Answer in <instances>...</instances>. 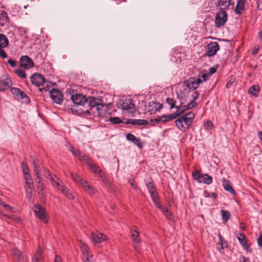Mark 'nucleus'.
<instances>
[{
    "instance_id": "6ab92c4d",
    "label": "nucleus",
    "mask_w": 262,
    "mask_h": 262,
    "mask_svg": "<svg viewBox=\"0 0 262 262\" xmlns=\"http://www.w3.org/2000/svg\"><path fill=\"white\" fill-rule=\"evenodd\" d=\"M32 164L34 167V171L35 173V176H36V178H35L36 183H40V179H41V174L40 173V168L39 164L38 163L37 160L35 159L33 160Z\"/></svg>"
},
{
    "instance_id": "e433bc0d",
    "label": "nucleus",
    "mask_w": 262,
    "mask_h": 262,
    "mask_svg": "<svg viewBox=\"0 0 262 262\" xmlns=\"http://www.w3.org/2000/svg\"><path fill=\"white\" fill-rule=\"evenodd\" d=\"M219 238V242L217 243V245L220 246L219 247L218 249L220 251L222 249H223L224 246H227V242L224 239L223 237L222 236L221 233H219L218 234Z\"/></svg>"
},
{
    "instance_id": "4468645a",
    "label": "nucleus",
    "mask_w": 262,
    "mask_h": 262,
    "mask_svg": "<svg viewBox=\"0 0 262 262\" xmlns=\"http://www.w3.org/2000/svg\"><path fill=\"white\" fill-rule=\"evenodd\" d=\"M202 81L200 78L191 77L188 80L187 87L189 90L194 91L199 87Z\"/></svg>"
},
{
    "instance_id": "864d4df0",
    "label": "nucleus",
    "mask_w": 262,
    "mask_h": 262,
    "mask_svg": "<svg viewBox=\"0 0 262 262\" xmlns=\"http://www.w3.org/2000/svg\"><path fill=\"white\" fill-rule=\"evenodd\" d=\"M0 205L3 206L6 208L7 210H10L12 209V207H10L9 205L6 204L3 201H2L0 199Z\"/></svg>"
},
{
    "instance_id": "680f3d73",
    "label": "nucleus",
    "mask_w": 262,
    "mask_h": 262,
    "mask_svg": "<svg viewBox=\"0 0 262 262\" xmlns=\"http://www.w3.org/2000/svg\"><path fill=\"white\" fill-rule=\"evenodd\" d=\"M34 187V184H33V182L32 181H27L26 182V186H25V188L26 187Z\"/></svg>"
},
{
    "instance_id": "412c9836",
    "label": "nucleus",
    "mask_w": 262,
    "mask_h": 262,
    "mask_svg": "<svg viewBox=\"0 0 262 262\" xmlns=\"http://www.w3.org/2000/svg\"><path fill=\"white\" fill-rule=\"evenodd\" d=\"M166 103L168 104L170 109H172L173 108H176L177 109V110H178V108L180 110L184 109V106L185 105H183L182 103H181V104L179 106L176 105V101L170 97H167L166 98Z\"/></svg>"
},
{
    "instance_id": "bf43d9fd",
    "label": "nucleus",
    "mask_w": 262,
    "mask_h": 262,
    "mask_svg": "<svg viewBox=\"0 0 262 262\" xmlns=\"http://www.w3.org/2000/svg\"><path fill=\"white\" fill-rule=\"evenodd\" d=\"M8 63L10 64V66L12 67V68H14L16 66V62L15 61H14V60H12V59H9L8 60Z\"/></svg>"
},
{
    "instance_id": "8fccbe9b",
    "label": "nucleus",
    "mask_w": 262,
    "mask_h": 262,
    "mask_svg": "<svg viewBox=\"0 0 262 262\" xmlns=\"http://www.w3.org/2000/svg\"><path fill=\"white\" fill-rule=\"evenodd\" d=\"M21 168H22L24 174H27V173L29 172L28 165L25 162H22Z\"/></svg>"
},
{
    "instance_id": "ea45409f",
    "label": "nucleus",
    "mask_w": 262,
    "mask_h": 262,
    "mask_svg": "<svg viewBox=\"0 0 262 262\" xmlns=\"http://www.w3.org/2000/svg\"><path fill=\"white\" fill-rule=\"evenodd\" d=\"M201 178L203 179V183L207 185H209L212 182V178L207 173L202 174V177Z\"/></svg>"
},
{
    "instance_id": "bb28decb",
    "label": "nucleus",
    "mask_w": 262,
    "mask_h": 262,
    "mask_svg": "<svg viewBox=\"0 0 262 262\" xmlns=\"http://www.w3.org/2000/svg\"><path fill=\"white\" fill-rule=\"evenodd\" d=\"M245 8V2L243 0H238L237 1L235 12L237 14H241Z\"/></svg>"
},
{
    "instance_id": "6e6552de",
    "label": "nucleus",
    "mask_w": 262,
    "mask_h": 262,
    "mask_svg": "<svg viewBox=\"0 0 262 262\" xmlns=\"http://www.w3.org/2000/svg\"><path fill=\"white\" fill-rule=\"evenodd\" d=\"M34 211L36 215L43 222L47 223L48 218L46 210L41 206L38 205L34 206Z\"/></svg>"
},
{
    "instance_id": "f257e3e1",
    "label": "nucleus",
    "mask_w": 262,
    "mask_h": 262,
    "mask_svg": "<svg viewBox=\"0 0 262 262\" xmlns=\"http://www.w3.org/2000/svg\"><path fill=\"white\" fill-rule=\"evenodd\" d=\"M69 150L75 157L86 164L89 167L90 169L94 173L101 178L104 177V173L100 167L98 165L93 163L84 154L81 152L78 149H75L72 146L70 147Z\"/></svg>"
},
{
    "instance_id": "39448f33",
    "label": "nucleus",
    "mask_w": 262,
    "mask_h": 262,
    "mask_svg": "<svg viewBox=\"0 0 262 262\" xmlns=\"http://www.w3.org/2000/svg\"><path fill=\"white\" fill-rule=\"evenodd\" d=\"M30 79L32 84L36 86L46 84V86L43 90H45L46 91L49 90V83L46 82L45 77L41 74L37 73H34L31 76Z\"/></svg>"
},
{
    "instance_id": "de8ad7c7",
    "label": "nucleus",
    "mask_w": 262,
    "mask_h": 262,
    "mask_svg": "<svg viewBox=\"0 0 262 262\" xmlns=\"http://www.w3.org/2000/svg\"><path fill=\"white\" fill-rule=\"evenodd\" d=\"M213 125L212 123L209 120L207 121L204 124V128L207 130H211L213 128Z\"/></svg>"
},
{
    "instance_id": "f704fd0d",
    "label": "nucleus",
    "mask_w": 262,
    "mask_h": 262,
    "mask_svg": "<svg viewBox=\"0 0 262 262\" xmlns=\"http://www.w3.org/2000/svg\"><path fill=\"white\" fill-rule=\"evenodd\" d=\"M150 195V197L151 198V200L154 204V205H158V202L159 201V197L158 195V193L157 190L154 191H151L150 192H149Z\"/></svg>"
},
{
    "instance_id": "f03ea898",
    "label": "nucleus",
    "mask_w": 262,
    "mask_h": 262,
    "mask_svg": "<svg viewBox=\"0 0 262 262\" xmlns=\"http://www.w3.org/2000/svg\"><path fill=\"white\" fill-rule=\"evenodd\" d=\"M194 116V114L190 112L185 115L180 117L175 121L177 127L182 131L186 130L192 124Z\"/></svg>"
},
{
    "instance_id": "a878e982",
    "label": "nucleus",
    "mask_w": 262,
    "mask_h": 262,
    "mask_svg": "<svg viewBox=\"0 0 262 262\" xmlns=\"http://www.w3.org/2000/svg\"><path fill=\"white\" fill-rule=\"evenodd\" d=\"M223 183L224 188L226 191L229 192L232 194H235V192L231 186L229 181L225 180V179H223Z\"/></svg>"
},
{
    "instance_id": "2f4dec72",
    "label": "nucleus",
    "mask_w": 262,
    "mask_h": 262,
    "mask_svg": "<svg viewBox=\"0 0 262 262\" xmlns=\"http://www.w3.org/2000/svg\"><path fill=\"white\" fill-rule=\"evenodd\" d=\"M13 255L14 257V258L19 261H22L24 259V256L22 253L16 248L13 249Z\"/></svg>"
},
{
    "instance_id": "b1692460",
    "label": "nucleus",
    "mask_w": 262,
    "mask_h": 262,
    "mask_svg": "<svg viewBox=\"0 0 262 262\" xmlns=\"http://www.w3.org/2000/svg\"><path fill=\"white\" fill-rule=\"evenodd\" d=\"M60 192L70 200H74L75 197L72 192L66 186L61 187Z\"/></svg>"
},
{
    "instance_id": "c9c22d12",
    "label": "nucleus",
    "mask_w": 262,
    "mask_h": 262,
    "mask_svg": "<svg viewBox=\"0 0 262 262\" xmlns=\"http://www.w3.org/2000/svg\"><path fill=\"white\" fill-rule=\"evenodd\" d=\"M17 99L18 101H21L22 102L26 103H29L30 101L29 98L23 91H22L21 93L19 94Z\"/></svg>"
},
{
    "instance_id": "a18cd8bd",
    "label": "nucleus",
    "mask_w": 262,
    "mask_h": 262,
    "mask_svg": "<svg viewBox=\"0 0 262 262\" xmlns=\"http://www.w3.org/2000/svg\"><path fill=\"white\" fill-rule=\"evenodd\" d=\"M15 72L16 75L20 78H25L26 77V74L25 72L22 69L16 70Z\"/></svg>"
},
{
    "instance_id": "9b49d317",
    "label": "nucleus",
    "mask_w": 262,
    "mask_h": 262,
    "mask_svg": "<svg viewBox=\"0 0 262 262\" xmlns=\"http://www.w3.org/2000/svg\"><path fill=\"white\" fill-rule=\"evenodd\" d=\"M50 95L55 103L60 104L62 102L63 95L59 90L52 89L50 92Z\"/></svg>"
},
{
    "instance_id": "4d7b16f0",
    "label": "nucleus",
    "mask_w": 262,
    "mask_h": 262,
    "mask_svg": "<svg viewBox=\"0 0 262 262\" xmlns=\"http://www.w3.org/2000/svg\"><path fill=\"white\" fill-rule=\"evenodd\" d=\"M206 198H210L213 199L212 202H214L216 200V199L217 198V195L215 193H211L210 194H208L207 195L205 196Z\"/></svg>"
},
{
    "instance_id": "f8f14e48",
    "label": "nucleus",
    "mask_w": 262,
    "mask_h": 262,
    "mask_svg": "<svg viewBox=\"0 0 262 262\" xmlns=\"http://www.w3.org/2000/svg\"><path fill=\"white\" fill-rule=\"evenodd\" d=\"M20 66L25 69H29L34 67L32 59L27 55L22 56L19 59Z\"/></svg>"
},
{
    "instance_id": "603ef678",
    "label": "nucleus",
    "mask_w": 262,
    "mask_h": 262,
    "mask_svg": "<svg viewBox=\"0 0 262 262\" xmlns=\"http://www.w3.org/2000/svg\"><path fill=\"white\" fill-rule=\"evenodd\" d=\"M110 121L114 124H119L121 122V120L118 117L110 118Z\"/></svg>"
},
{
    "instance_id": "aec40b11",
    "label": "nucleus",
    "mask_w": 262,
    "mask_h": 262,
    "mask_svg": "<svg viewBox=\"0 0 262 262\" xmlns=\"http://www.w3.org/2000/svg\"><path fill=\"white\" fill-rule=\"evenodd\" d=\"M237 237L243 249L247 250L250 247V244L248 242V241L244 234L239 233L237 235Z\"/></svg>"
},
{
    "instance_id": "4be33fe9",
    "label": "nucleus",
    "mask_w": 262,
    "mask_h": 262,
    "mask_svg": "<svg viewBox=\"0 0 262 262\" xmlns=\"http://www.w3.org/2000/svg\"><path fill=\"white\" fill-rule=\"evenodd\" d=\"M155 206L159 209L166 217L169 219H172V213L171 212L168 210V208L166 206L161 205L160 201L158 202V205H155Z\"/></svg>"
},
{
    "instance_id": "69168bd1",
    "label": "nucleus",
    "mask_w": 262,
    "mask_h": 262,
    "mask_svg": "<svg viewBox=\"0 0 262 262\" xmlns=\"http://www.w3.org/2000/svg\"><path fill=\"white\" fill-rule=\"evenodd\" d=\"M257 243L259 246L262 247V233L259 236L257 239Z\"/></svg>"
},
{
    "instance_id": "6e6d98bb",
    "label": "nucleus",
    "mask_w": 262,
    "mask_h": 262,
    "mask_svg": "<svg viewBox=\"0 0 262 262\" xmlns=\"http://www.w3.org/2000/svg\"><path fill=\"white\" fill-rule=\"evenodd\" d=\"M5 47H0V56L2 58H5L7 57V55L5 51L3 50Z\"/></svg>"
},
{
    "instance_id": "c85d7f7f",
    "label": "nucleus",
    "mask_w": 262,
    "mask_h": 262,
    "mask_svg": "<svg viewBox=\"0 0 262 262\" xmlns=\"http://www.w3.org/2000/svg\"><path fill=\"white\" fill-rule=\"evenodd\" d=\"M9 21L7 13L2 10H0V25L3 26Z\"/></svg>"
},
{
    "instance_id": "79ce46f5",
    "label": "nucleus",
    "mask_w": 262,
    "mask_h": 262,
    "mask_svg": "<svg viewBox=\"0 0 262 262\" xmlns=\"http://www.w3.org/2000/svg\"><path fill=\"white\" fill-rule=\"evenodd\" d=\"M146 186L149 192L157 190L156 186L154 185L152 181L146 183Z\"/></svg>"
},
{
    "instance_id": "e2e57ef3",
    "label": "nucleus",
    "mask_w": 262,
    "mask_h": 262,
    "mask_svg": "<svg viewBox=\"0 0 262 262\" xmlns=\"http://www.w3.org/2000/svg\"><path fill=\"white\" fill-rule=\"evenodd\" d=\"M129 183H130V184L132 186V187H133V188L137 189V185H136V184L135 183V180H129Z\"/></svg>"
},
{
    "instance_id": "f3484780",
    "label": "nucleus",
    "mask_w": 262,
    "mask_h": 262,
    "mask_svg": "<svg viewBox=\"0 0 262 262\" xmlns=\"http://www.w3.org/2000/svg\"><path fill=\"white\" fill-rule=\"evenodd\" d=\"M234 3H232L231 0H217L216 6L220 8L221 11L228 10L230 7L233 8Z\"/></svg>"
},
{
    "instance_id": "7c9ffc66",
    "label": "nucleus",
    "mask_w": 262,
    "mask_h": 262,
    "mask_svg": "<svg viewBox=\"0 0 262 262\" xmlns=\"http://www.w3.org/2000/svg\"><path fill=\"white\" fill-rule=\"evenodd\" d=\"M26 193L27 198L28 199L29 201H33V195L35 192L34 188L30 187H26Z\"/></svg>"
},
{
    "instance_id": "20e7f679",
    "label": "nucleus",
    "mask_w": 262,
    "mask_h": 262,
    "mask_svg": "<svg viewBox=\"0 0 262 262\" xmlns=\"http://www.w3.org/2000/svg\"><path fill=\"white\" fill-rule=\"evenodd\" d=\"M196 105V102L194 101H191L187 105L184 106V109L177 110L176 112L173 114L162 116L159 119L157 120V122L162 121L163 122H169L183 114L185 111L187 110L191 109Z\"/></svg>"
},
{
    "instance_id": "0eeeda50",
    "label": "nucleus",
    "mask_w": 262,
    "mask_h": 262,
    "mask_svg": "<svg viewBox=\"0 0 262 262\" xmlns=\"http://www.w3.org/2000/svg\"><path fill=\"white\" fill-rule=\"evenodd\" d=\"M228 15L225 11H221L215 17V25L217 28L223 26L227 20Z\"/></svg>"
},
{
    "instance_id": "0e129e2a",
    "label": "nucleus",
    "mask_w": 262,
    "mask_h": 262,
    "mask_svg": "<svg viewBox=\"0 0 262 262\" xmlns=\"http://www.w3.org/2000/svg\"><path fill=\"white\" fill-rule=\"evenodd\" d=\"M137 121L138 119H129L127 121V123L133 125H138Z\"/></svg>"
},
{
    "instance_id": "774afa93",
    "label": "nucleus",
    "mask_w": 262,
    "mask_h": 262,
    "mask_svg": "<svg viewBox=\"0 0 262 262\" xmlns=\"http://www.w3.org/2000/svg\"><path fill=\"white\" fill-rule=\"evenodd\" d=\"M54 262H62V259L60 256L56 255L55 257Z\"/></svg>"
},
{
    "instance_id": "1a4fd4ad",
    "label": "nucleus",
    "mask_w": 262,
    "mask_h": 262,
    "mask_svg": "<svg viewBox=\"0 0 262 262\" xmlns=\"http://www.w3.org/2000/svg\"><path fill=\"white\" fill-rule=\"evenodd\" d=\"M119 105L121 109L132 112L135 107L133 100L130 98H126L119 101Z\"/></svg>"
},
{
    "instance_id": "052dcab7",
    "label": "nucleus",
    "mask_w": 262,
    "mask_h": 262,
    "mask_svg": "<svg viewBox=\"0 0 262 262\" xmlns=\"http://www.w3.org/2000/svg\"><path fill=\"white\" fill-rule=\"evenodd\" d=\"M25 175V179L26 180V181H32V178L30 174L29 173H27V174H24Z\"/></svg>"
},
{
    "instance_id": "dca6fc26",
    "label": "nucleus",
    "mask_w": 262,
    "mask_h": 262,
    "mask_svg": "<svg viewBox=\"0 0 262 262\" xmlns=\"http://www.w3.org/2000/svg\"><path fill=\"white\" fill-rule=\"evenodd\" d=\"M92 242L94 243H101L107 240V236L102 233L98 232H93L91 236Z\"/></svg>"
},
{
    "instance_id": "2eb2a0df",
    "label": "nucleus",
    "mask_w": 262,
    "mask_h": 262,
    "mask_svg": "<svg viewBox=\"0 0 262 262\" xmlns=\"http://www.w3.org/2000/svg\"><path fill=\"white\" fill-rule=\"evenodd\" d=\"M12 82L10 78L7 76H4L0 81V91L4 92L11 88Z\"/></svg>"
},
{
    "instance_id": "72a5a7b5",
    "label": "nucleus",
    "mask_w": 262,
    "mask_h": 262,
    "mask_svg": "<svg viewBox=\"0 0 262 262\" xmlns=\"http://www.w3.org/2000/svg\"><path fill=\"white\" fill-rule=\"evenodd\" d=\"M259 91V87L256 85H254L249 89V90H248V93L255 97H257L258 96Z\"/></svg>"
},
{
    "instance_id": "5701e85b",
    "label": "nucleus",
    "mask_w": 262,
    "mask_h": 262,
    "mask_svg": "<svg viewBox=\"0 0 262 262\" xmlns=\"http://www.w3.org/2000/svg\"><path fill=\"white\" fill-rule=\"evenodd\" d=\"M126 139L132 142L134 144L137 145L139 148H141L142 145L140 142V140L137 139L133 134L128 133L126 135Z\"/></svg>"
},
{
    "instance_id": "473e14b6",
    "label": "nucleus",
    "mask_w": 262,
    "mask_h": 262,
    "mask_svg": "<svg viewBox=\"0 0 262 262\" xmlns=\"http://www.w3.org/2000/svg\"><path fill=\"white\" fill-rule=\"evenodd\" d=\"M9 45L7 37L3 34H0V47H7Z\"/></svg>"
},
{
    "instance_id": "423d86ee",
    "label": "nucleus",
    "mask_w": 262,
    "mask_h": 262,
    "mask_svg": "<svg viewBox=\"0 0 262 262\" xmlns=\"http://www.w3.org/2000/svg\"><path fill=\"white\" fill-rule=\"evenodd\" d=\"M131 236L135 250L139 252L141 249V240L139 236V231L137 228L130 230Z\"/></svg>"
},
{
    "instance_id": "49530a36",
    "label": "nucleus",
    "mask_w": 262,
    "mask_h": 262,
    "mask_svg": "<svg viewBox=\"0 0 262 262\" xmlns=\"http://www.w3.org/2000/svg\"><path fill=\"white\" fill-rule=\"evenodd\" d=\"M198 76V78H200V79L202 78L204 81H206L210 77L209 75L206 72H202L200 73Z\"/></svg>"
},
{
    "instance_id": "a19ab883",
    "label": "nucleus",
    "mask_w": 262,
    "mask_h": 262,
    "mask_svg": "<svg viewBox=\"0 0 262 262\" xmlns=\"http://www.w3.org/2000/svg\"><path fill=\"white\" fill-rule=\"evenodd\" d=\"M84 190L92 196L95 195L97 193L96 189L90 185Z\"/></svg>"
},
{
    "instance_id": "7ed1b4c3",
    "label": "nucleus",
    "mask_w": 262,
    "mask_h": 262,
    "mask_svg": "<svg viewBox=\"0 0 262 262\" xmlns=\"http://www.w3.org/2000/svg\"><path fill=\"white\" fill-rule=\"evenodd\" d=\"M89 104L91 105L90 111L93 112L94 115L95 116H98L101 118H103L108 114L106 106L99 103L94 97L90 98Z\"/></svg>"
},
{
    "instance_id": "338daca9",
    "label": "nucleus",
    "mask_w": 262,
    "mask_h": 262,
    "mask_svg": "<svg viewBox=\"0 0 262 262\" xmlns=\"http://www.w3.org/2000/svg\"><path fill=\"white\" fill-rule=\"evenodd\" d=\"M257 4L258 9L262 10V0H257Z\"/></svg>"
},
{
    "instance_id": "13d9d810",
    "label": "nucleus",
    "mask_w": 262,
    "mask_h": 262,
    "mask_svg": "<svg viewBox=\"0 0 262 262\" xmlns=\"http://www.w3.org/2000/svg\"><path fill=\"white\" fill-rule=\"evenodd\" d=\"M216 68L211 67L209 69V73L208 74L210 76L216 72Z\"/></svg>"
},
{
    "instance_id": "a211bd4d",
    "label": "nucleus",
    "mask_w": 262,
    "mask_h": 262,
    "mask_svg": "<svg viewBox=\"0 0 262 262\" xmlns=\"http://www.w3.org/2000/svg\"><path fill=\"white\" fill-rule=\"evenodd\" d=\"M72 100L74 104L79 105H83L88 102L87 98L81 94L73 95Z\"/></svg>"
},
{
    "instance_id": "9d476101",
    "label": "nucleus",
    "mask_w": 262,
    "mask_h": 262,
    "mask_svg": "<svg viewBox=\"0 0 262 262\" xmlns=\"http://www.w3.org/2000/svg\"><path fill=\"white\" fill-rule=\"evenodd\" d=\"M79 247L83 255V262H92L91 260L92 254L90 252L88 246L84 242L80 241Z\"/></svg>"
},
{
    "instance_id": "5fc2aeb1",
    "label": "nucleus",
    "mask_w": 262,
    "mask_h": 262,
    "mask_svg": "<svg viewBox=\"0 0 262 262\" xmlns=\"http://www.w3.org/2000/svg\"><path fill=\"white\" fill-rule=\"evenodd\" d=\"M148 123V121L144 119H138L137 121V124L139 125H146Z\"/></svg>"
},
{
    "instance_id": "cd10ccee",
    "label": "nucleus",
    "mask_w": 262,
    "mask_h": 262,
    "mask_svg": "<svg viewBox=\"0 0 262 262\" xmlns=\"http://www.w3.org/2000/svg\"><path fill=\"white\" fill-rule=\"evenodd\" d=\"M149 107H151V109L149 108V112H156L159 111L163 107V105L161 103L152 102L149 103Z\"/></svg>"
},
{
    "instance_id": "393cba45",
    "label": "nucleus",
    "mask_w": 262,
    "mask_h": 262,
    "mask_svg": "<svg viewBox=\"0 0 262 262\" xmlns=\"http://www.w3.org/2000/svg\"><path fill=\"white\" fill-rule=\"evenodd\" d=\"M44 176L52 182V185L54 186L57 187L59 190H60L61 187L62 186L61 184L60 181H54L53 178L51 176L50 173H49L48 172H47V173H44Z\"/></svg>"
},
{
    "instance_id": "3c124183",
    "label": "nucleus",
    "mask_w": 262,
    "mask_h": 262,
    "mask_svg": "<svg viewBox=\"0 0 262 262\" xmlns=\"http://www.w3.org/2000/svg\"><path fill=\"white\" fill-rule=\"evenodd\" d=\"M79 184L84 190L86 189V188L90 185L88 182L84 180H80V183Z\"/></svg>"
},
{
    "instance_id": "c756f323",
    "label": "nucleus",
    "mask_w": 262,
    "mask_h": 262,
    "mask_svg": "<svg viewBox=\"0 0 262 262\" xmlns=\"http://www.w3.org/2000/svg\"><path fill=\"white\" fill-rule=\"evenodd\" d=\"M32 262H42V252L40 248H38L32 259Z\"/></svg>"
},
{
    "instance_id": "37998d69",
    "label": "nucleus",
    "mask_w": 262,
    "mask_h": 262,
    "mask_svg": "<svg viewBox=\"0 0 262 262\" xmlns=\"http://www.w3.org/2000/svg\"><path fill=\"white\" fill-rule=\"evenodd\" d=\"M21 92L22 91L20 90L18 88H12L11 89V92L12 94L13 95L14 97L16 99H17Z\"/></svg>"
},
{
    "instance_id": "4c0bfd02",
    "label": "nucleus",
    "mask_w": 262,
    "mask_h": 262,
    "mask_svg": "<svg viewBox=\"0 0 262 262\" xmlns=\"http://www.w3.org/2000/svg\"><path fill=\"white\" fill-rule=\"evenodd\" d=\"M222 219L223 221L226 223L230 218L231 214L229 211L225 210H221Z\"/></svg>"
},
{
    "instance_id": "09e8293b",
    "label": "nucleus",
    "mask_w": 262,
    "mask_h": 262,
    "mask_svg": "<svg viewBox=\"0 0 262 262\" xmlns=\"http://www.w3.org/2000/svg\"><path fill=\"white\" fill-rule=\"evenodd\" d=\"M71 177L72 178L73 180L74 181L80 183V180H82L83 179H81L79 176L76 173L71 172Z\"/></svg>"
},
{
    "instance_id": "c03bdc74",
    "label": "nucleus",
    "mask_w": 262,
    "mask_h": 262,
    "mask_svg": "<svg viewBox=\"0 0 262 262\" xmlns=\"http://www.w3.org/2000/svg\"><path fill=\"white\" fill-rule=\"evenodd\" d=\"M37 189L38 190V192L40 195H44L43 189H44V185L42 182V179H40V183H37Z\"/></svg>"
},
{
    "instance_id": "ddd939ff",
    "label": "nucleus",
    "mask_w": 262,
    "mask_h": 262,
    "mask_svg": "<svg viewBox=\"0 0 262 262\" xmlns=\"http://www.w3.org/2000/svg\"><path fill=\"white\" fill-rule=\"evenodd\" d=\"M219 50V45L217 42H211L207 46L205 55L211 57L214 55Z\"/></svg>"
},
{
    "instance_id": "58836bf2",
    "label": "nucleus",
    "mask_w": 262,
    "mask_h": 262,
    "mask_svg": "<svg viewBox=\"0 0 262 262\" xmlns=\"http://www.w3.org/2000/svg\"><path fill=\"white\" fill-rule=\"evenodd\" d=\"M192 177L193 179L197 181L198 183H201L202 181L200 180V179L202 177V174L199 172L198 170L194 171L192 173Z\"/></svg>"
}]
</instances>
